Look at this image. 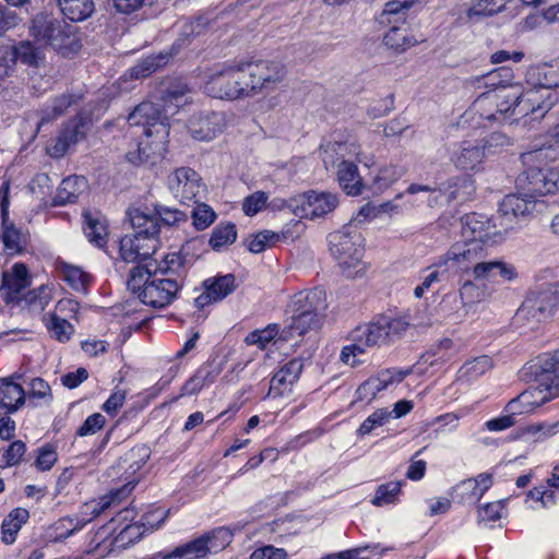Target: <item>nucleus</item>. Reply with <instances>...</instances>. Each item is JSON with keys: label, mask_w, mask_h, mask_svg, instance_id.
<instances>
[{"label": "nucleus", "mask_w": 559, "mask_h": 559, "mask_svg": "<svg viewBox=\"0 0 559 559\" xmlns=\"http://www.w3.org/2000/svg\"><path fill=\"white\" fill-rule=\"evenodd\" d=\"M473 276L477 281L493 280L496 275H500L506 281L515 278V270L501 260L480 259L472 270Z\"/></svg>", "instance_id": "nucleus-32"}, {"label": "nucleus", "mask_w": 559, "mask_h": 559, "mask_svg": "<svg viewBox=\"0 0 559 559\" xmlns=\"http://www.w3.org/2000/svg\"><path fill=\"white\" fill-rule=\"evenodd\" d=\"M539 377L543 384L554 390V395H559V350L542 361Z\"/></svg>", "instance_id": "nucleus-48"}, {"label": "nucleus", "mask_w": 559, "mask_h": 559, "mask_svg": "<svg viewBox=\"0 0 559 559\" xmlns=\"http://www.w3.org/2000/svg\"><path fill=\"white\" fill-rule=\"evenodd\" d=\"M322 160L328 167L334 166L337 160H347L356 157L358 162H362L360 157V145L355 141L333 142L321 146Z\"/></svg>", "instance_id": "nucleus-31"}, {"label": "nucleus", "mask_w": 559, "mask_h": 559, "mask_svg": "<svg viewBox=\"0 0 559 559\" xmlns=\"http://www.w3.org/2000/svg\"><path fill=\"white\" fill-rule=\"evenodd\" d=\"M302 369L304 362L299 358L290 359L284 364L271 379L269 395L284 396L290 393Z\"/></svg>", "instance_id": "nucleus-25"}, {"label": "nucleus", "mask_w": 559, "mask_h": 559, "mask_svg": "<svg viewBox=\"0 0 559 559\" xmlns=\"http://www.w3.org/2000/svg\"><path fill=\"white\" fill-rule=\"evenodd\" d=\"M338 204L336 194L331 192L309 191L284 201L283 207L288 209L300 218H316L324 216Z\"/></svg>", "instance_id": "nucleus-11"}, {"label": "nucleus", "mask_w": 559, "mask_h": 559, "mask_svg": "<svg viewBox=\"0 0 559 559\" xmlns=\"http://www.w3.org/2000/svg\"><path fill=\"white\" fill-rule=\"evenodd\" d=\"M86 188L87 181L84 177L76 175L69 176L61 181L52 204L64 205L74 203Z\"/></svg>", "instance_id": "nucleus-35"}, {"label": "nucleus", "mask_w": 559, "mask_h": 559, "mask_svg": "<svg viewBox=\"0 0 559 559\" xmlns=\"http://www.w3.org/2000/svg\"><path fill=\"white\" fill-rule=\"evenodd\" d=\"M205 542L207 554L217 552L231 543L233 534L226 527H218L200 536Z\"/></svg>", "instance_id": "nucleus-60"}, {"label": "nucleus", "mask_w": 559, "mask_h": 559, "mask_svg": "<svg viewBox=\"0 0 559 559\" xmlns=\"http://www.w3.org/2000/svg\"><path fill=\"white\" fill-rule=\"evenodd\" d=\"M500 204H502L507 211H511L513 214L518 215L525 223L534 216L535 213H540L545 209L544 201L537 200L535 195L528 194L527 192L508 194Z\"/></svg>", "instance_id": "nucleus-27"}, {"label": "nucleus", "mask_w": 559, "mask_h": 559, "mask_svg": "<svg viewBox=\"0 0 559 559\" xmlns=\"http://www.w3.org/2000/svg\"><path fill=\"white\" fill-rule=\"evenodd\" d=\"M514 320L516 323L526 326L528 330H536L540 323L549 320L530 296L525 298L518 309Z\"/></svg>", "instance_id": "nucleus-39"}, {"label": "nucleus", "mask_w": 559, "mask_h": 559, "mask_svg": "<svg viewBox=\"0 0 559 559\" xmlns=\"http://www.w3.org/2000/svg\"><path fill=\"white\" fill-rule=\"evenodd\" d=\"M78 99L79 96L72 93H63L55 97L50 104L41 109L40 124L51 121L63 115L71 105L76 103Z\"/></svg>", "instance_id": "nucleus-47"}, {"label": "nucleus", "mask_w": 559, "mask_h": 559, "mask_svg": "<svg viewBox=\"0 0 559 559\" xmlns=\"http://www.w3.org/2000/svg\"><path fill=\"white\" fill-rule=\"evenodd\" d=\"M58 5L69 20L80 22L94 12L95 5L93 0H57Z\"/></svg>", "instance_id": "nucleus-45"}, {"label": "nucleus", "mask_w": 559, "mask_h": 559, "mask_svg": "<svg viewBox=\"0 0 559 559\" xmlns=\"http://www.w3.org/2000/svg\"><path fill=\"white\" fill-rule=\"evenodd\" d=\"M488 258V249L477 241L455 242L442 254L435 266L443 269V272L461 271L468 272L474 269L477 262Z\"/></svg>", "instance_id": "nucleus-10"}, {"label": "nucleus", "mask_w": 559, "mask_h": 559, "mask_svg": "<svg viewBox=\"0 0 559 559\" xmlns=\"http://www.w3.org/2000/svg\"><path fill=\"white\" fill-rule=\"evenodd\" d=\"M492 222L497 223L496 233L500 241H503L508 236L522 229L525 222L511 211H507L502 204H500L498 216L492 218Z\"/></svg>", "instance_id": "nucleus-42"}, {"label": "nucleus", "mask_w": 559, "mask_h": 559, "mask_svg": "<svg viewBox=\"0 0 559 559\" xmlns=\"http://www.w3.org/2000/svg\"><path fill=\"white\" fill-rule=\"evenodd\" d=\"M183 258L173 252L159 262L148 261L131 270L128 286L141 301L154 308L168 306L182 287Z\"/></svg>", "instance_id": "nucleus-1"}, {"label": "nucleus", "mask_w": 559, "mask_h": 559, "mask_svg": "<svg viewBox=\"0 0 559 559\" xmlns=\"http://www.w3.org/2000/svg\"><path fill=\"white\" fill-rule=\"evenodd\" d=\"M521 85H497L492 91L483 93L472 106V110L487 120L513 123L521 119L515 107L520 102Z\"/></svg>", "instance_id": "nucleus-4"}, {"label": "nucleus", "mask_w": 559, "mask_h": 559, "mask_svg": "<svg viewBox=\"0 0 559 559\" xmlns=\"http://www.w3.org/2000/svg\"><path fill=\"white\" fill-rule=\"evenodd\" d=\"M385 549H380L379 545H367L354 549L331 554L321 559H379Z\"/></svg>", "instance_id": "nucleus-52"}, {"label": "nucleus", "mask_w": 559, "mask_h": 559, "mask_svg": "<svg viewBox=\"0 0 559 559\" xmlns=\"http://www.w3.org/2000/svg\"><path fill=\"white\" fill-rule=\"evenodd\" d=\"M13 61L20 60L22 63L36 67L40 60V51L29 41H21L15 46H11Z\"/></svg>", "instance_id": "nucleus-62"}, {"label": "nucleus", "mask_w": 559, "mask_h": 559, "mask_svg": "<svg viewBox=\"0 0 559 559\" xmlns=\"http://www.w3.org/2000/svg\"><path fill=\"white\" fill-rule=\"evenodd\" d=\"M337 179L341 187L348 195H358L362 192V179L356 164L348 160L340 162Z\"/></svg>", "instance_id": "nucleus-38"}, {"label": "nucleus", "mask_w": 559, "mask_h": 559, "mask_svg": "<svg viewBox=\"0 0 559 559\" xmlns=\"http://www.w3.org/2000/svg\"><path fill=\"white\" fill-rule=\"evenodd\" d=\"M504 0H473L466 8L465 15L468 20H476L492 15L501 11Z\"/></svg>", "instance_id": "nucleus-51"}, {"label": "nucleus", "mask_w": 559, "mask_h": 559, "mask_svg": "<svg viewBox=\"0 0 559 559\" xmlns=\"http://www.w3.org/2000/svg\"><path fill=\"white\" fill-rule=\"evenodd\" d=\"M168 61L167 55L150 56L130 69V75L134 79H143L165 66Z\"/></svg>", "instance_id": "nucleus-55"}, {"label": "nucleus", "mask_w": 559, "mask_h": 559, "mask_svg": "<svg viewBox=\"0 0 559 559\" xmlns=\"http://www.w3.org/2000/svg\"><path fill=\"white\" fill-rule=\"evenodd\" d=\"M324 317L316 313H304L302 311H294L290 323L281 331L282 341L290 340L295 336H302L309 331L321 328Z\"/></svg>", "instance_id": "nucleus-30"}, {"label": "nucleus", "mask_w": 559, "mask_h": 559, "mask_svg": "<svg viewBox=\"0 0 559 559\" xmlns=\"http://www.w3.org/2000/svg\"><path fill=\"white\" fill-rule=\"evenodd\" d=\"M419 192L428 193V198L426 200H421V202H427L429 206H435L439 203L441 197V192L439 190L427 185L412 183L404 193H399L394 200L380 204L379 209L381 210V213H399L402 211V206L396 201L402 199L405 193L416 194Z\"/></svg>", "instance_id": "nucleus-37"}, {"label": "nucleus", "mask_w": 559, "mask_h": 559, "mask_svg": "<svg viewBox=\"0 0 559 559\" xmlns=\"http://www.w3.org/2000/svg\"><path fill=\"white\" fill-rule=\"evenodd\" d=\"M226 118L223 112H200L190 118L188 130L199 141H211L224 131Z\"/></svg>", "instance_id": "nucleus-21"}, {"label": "nucleus", "mask_w": 559, "mask_h": 559, "mask_svg": "<svg viewBox=\"0 0 559 559\" xmlns=\"http://www.w3.org/2000/svg\"><path fill=\"white\" fill-rule=\"evenodd\" d=\"M401 481H390L380 485L376 490L371 503L376 507L394 503L401 492Z\"/></svg>", "instance_id": "nucleus-61"}, {"label": "nucleus", "mask_w": 559, "mask_h": 559, "mask_svg": "<svg viewBox=\"0 0 559 559\" xmlns=\"http://www.w3.org/2000/svg\"><path fill=\"white\" fill-rule=\"evenodd\" d=\"M489 141L464 140L455 144L450 160L454 167L463 171H479L486 157Z\"/></svg>", "instance_id": "nucleus-15"}, {"label": "nucleus", "mask_w": 559, "mask_h": 559, "mask_svg": "<svg viewBox=\"0 0 559 559\" xmlns=\"http://www.w3.org/2000/svg\"><path fill=\"white\" fill-rule=\"evenodd\" d=\"M409 373L408 370L385 369L374 377L367 379L356 391L360 401H372L377 394L394 384L402 382Z\"/></svg>", "instance_id": "nucleus-23"}, {"label": "nucleus", "mask_w": 559, "mask_h": 559, "mask_svg": "<svg viewBox=\"0 0 559 559\" xmlns=\"http://www.w3.org/2000/svg\"><path fill=\"white\" fill-rule=\"evenodd\" d=\"M250 97L275 90L285 79L284 64L275 60H242Z\"/></svg>", "instance_id": "nucleus-7"}, {"label": "nucleus", "mask_w": 559, "mask_h": 559, "mask_svg": "<svg viewBox=\"0 0 559 559\" xmlns=\"http://www.w3.org/2000/svg\"><path fill=\"white\" fill-rule=\"evenodd\" d=\"M205 542L198 537L165 555L163 559H204L207 557Z\"/></svg>", "instance_id": "nucleus-46"}, {"label": "nucleus", "mask_w": 559, "mask_h": 559, "mask_svg": "<svg viewBox=\"0 0 559 559\" xmlns=\"http://www.w3.org/2000/svg\"><path fill=\"white\" fill-rule=\"evenodd\" d=\"M527 82L538 88L559 87V59L551 64L531 68L526 74Z\"/></svg>", "instance_id": "nucleus-34"}, {"label": "nucleus", "mask_w": 559, "mask_h": 559, "mask_svg": "<svg viewBox=\"0 0 559 559\" xmlns=\"http://www.w3.org/2000/svg\"><path fill=\"white\" fill-rule=\"evenodd\" d=\"M84 234L88 240L97 247H104L106 243L107 227L97 217L90 213L84 214Z\"/></svg>", "instance_id": "nucleus-54"}, {"label": "nucleus", "mask_w": 559, "mask_h": 559, "mask_svg": "<svg viewBox=\"0 0 559 559\" xmlns=\"http://www.w3.org/2000/svg\"><path fill=\"white\" fill-rule=\"evenodd\" d=\"M128 216L135 235L157 238L159 227L155 214L153 215L140 207H133L128 211Z\"/></svg>", "instance_id": "nucleus-36"}, {"label": "nucleus", "mask_w": 559, "mask_h": 559, "mask_svg": "<svg viewBox=\"0 0 559 559\" xmlns=\"http://www.w3.org/2000/svg\"><path fill=\"white\" fill-rule=\"evenodd\" d=\"M52 299V288L41 285L37 289L28 290L23 302L34 312H41Z\"/></svg>", "instance_id": "nucleus-53"}, {"label": "nucleus", "mask_w": 559, "mask_h": 559, "mask_svg": "<svg viewBox=\"0 0 559 559\" xmlns=\"http://www.w3.org/2000/svg\"><path fill=\"white\" fill-rule=\"evenodd\" d=\"M555 99L547 88L533 86L523 90L521 87L520 102L516 104V114L521 119L532 116L533 120H540L554 106Z\"/></svg>", "instance_id": "nucleus-16"}, {"label": "nucleus", "mask_w": 559, "mask_h": 559, "mask_svg": "<svg viewBox=\"0 0 559 559\" xmlns=\"http://www.w3.org/2000/svg\"><path fill=\"white\" fill-rule=\"evenodd\" d=\"M328 243L331 255L344 275L356 277L365 273V239L355 225L348 224L329 234Z\"/></svg>", "instance_id": "nucleus-3"}, {"label": "nucleus", "mask_w": 559, "mask_h": 559, "mask_svg": "<svg viewBox=\"0 0 559 559\" xmlns=\"http://www.w3.org/2000/svg\"><path fill=\"white\" fill-rule=\"evenodd\" d=\"M492 476L481 473L475 478L462 480L453 488V499L460 503H474L491 487Z\"/></svg>", "instance_id": "nucleus-26"}, {"label": "nucleus", "mask_w": 559, "mask_h": 559, "mask_svg": "<svg viewBox=\"0 0 559 559\" xmlns=\"http://www.w3.org/2000/svg\"><path fill=\"white\" fill-rule=\"evenodd\" d=\"M33 36L50 45L62 53L71 52L78 48L73 26L48 15H37L31 27Z\"/></svg>", "instance_id": "nucleus-6"}, {"label": "nucleus", "mask_w": 559, "mask_h": 559, "mask_svg": "<svg viewBox=\"0 0 559 559\" xmlns=\"http://www.w3.org/2000/svg\"><path fill=\"white\" fill-rule=\"evenodd\" d=\"M131 491L129 486H124L116 491H111L110 493L102 497L97 503V508L94 507L91 511L92 516L90 519H79V518H63L56 524V530L66 528V533H61L58 538H67L72 535L74 532L84 527L93 518L98 516L103 511L110 508L112 504L119 503L123 498H126Z\"/></svg>", "instance_id": "nucleus-18"}, {"label": "nucleus", "mask_w": 559, "mask_h": 559, "mask_svg": "<svg viewBox=\"0 0 559 559\" xmlns=\"http://www.w3.org/2000/svg\"><path fill=\"white\" fill-rule=\"evenodd\" d=\"M190 88L182 83L168 87L162 96L165 117L174 116L189 100Z\"/></svg>", "instance_id": "nucleus-41"}, {"label": "nucleus", "mask_w": 559, "mask_h": 559, "mask_svg": "<svg viewBox=\"0 0 559 559\" xmlns=\"http://www.w3.org/2000/svg\"><path fill=\"white\" fill-rule=\"evenodd\" d=\"M352 344L344 346L341 353V360L355 367L361 362L359 356L367 353L368 349L379 347L388 343L386 332L382 328L380 320L357 326L350 333Z\"/></svg>", "instance_id": "nucleus-8"}, {"label": "nucleus", "mask_w": 559, "mask_h": 559, "mask_svg": "<svg viewBox=\"0 0 559 559\" xmlns=\"http://www.w3.org/2000/svg\"><path fill=\"white\" fill-rule=\"evenodd\" d=\"M221 368L214 365L200 368L182 385L181 395H193L199 393L205 385L214 382Z\"/></svg>", "instance_id": "nucleus-40"}, {"label": "nucleus", "mask_w": 559, "mask_h": 559, "mask_svg": "<svg viewBox=\"0 0 559 559\" xmlns=\"http://www.w3.org/2000/svg\"><path fill=\"white\" fill-rule=\"evenodd\" d=\"M47 328L51 332L52 336L61 343L70 340L74 332L73 325L66 319H62L57 313L50 316V321L47 323Z\"/></svg>", "instance_id": "nucleus-64"}, {"label": "nucleus", "mask_w": 559, "mask_h": 559, "mask_svg": "<svg viewBox=\"0 0 559 559\" xmlns=\"http://www.w3.org/2000/svg\"><path fill=\"white\" fill-rule=\"evenodd\" d=\"M497 223L485 215L471 213L462 219V236L466 241H477L488 247L498 243Z\"/></svg>", "instance_id": "nucleus-17"}, {"label": "nucleus", "mask_w": 559, "mask_h": 559, "mask_svg": "<svg viewBox=\"0 0 559 559\" xmlns=\"http://www.w3.org/2000/svg\"><path fill=\"white\" fill-rule=\"evenodd\" d=\"M56 270L58 275L75 292L87 293L92 281V275L84 271L81 266L68 263L66 261H57Z\"/></svg>", "instance_id": "nucleus-33"}, {"label": "nucleus", "mask_w": 559, "mask_h": 559, "mask_svg": "<svg viewBox=\"0 0 559 559\" xmlns=\"http://www.w3.org/2000/svg\"><path fill=\"white\" fill-rule=\"evenodd\" d=\"M80 134L76 124L67 126L47 147L48 154L55 158L62 157L69 147L79 141Z\"/></svg>", "instance_id": "nucleus-44"}, {"label": "nucleus", "mask_w": 559, "mask_h": 559, "mask_svg": "<svg viewBox=\"0 0 559 559\" xmlns=\"http://www.w3.org/2000/svg\"><path fill=\"white\" fill-rule=\"evenodd\" d=\"M405 174L404 168L390 165L381 168L373 179V189L380 193L386 190L391 185L402 178Z\"/></svg>", "instance_id": "nucleus-59"}, {"label": "nucleus", "mask_w": 559, "mask_h": 559, "mask_svg": "<svg viewBox=\"0 0 559 559\" xmlns=\"http://www.w3.org/2000/svg\"><path fill=\"white\" fill-rule=\"evenodd\" d=\"M551 144L543 145L538 148L522 154V162L527 165V169L518 178V186L528 194L545 195L548 193L547 168L530 166L536 160L547 157L546 151L551 148Z\"/></svg>", "instance_id": "nucleus-13"}, {"label": "nucleus", "mask_w": 559, "mask_h": 559, "mask_svg": "<svg viewBox=\"0 0 559 559\" xmlns=\"http://www.w3.org/2000/svg\"><path fill=\"white\" fill-rule=\"evenodd\" d=\"M236 238L237 231L235 225L226 223L219 224L213 229L209 242L214 250H219L225 246L234 243Z\"/></svg>", "instance_id": "nucleus-57"}, {"label": "nucleus", "mask_w": 559, "mask_h": 559, "mask_svg": "<svg viewBox=\"0 0 559 559\" xmlns=\"http://www.w3.org/2000/svg\"><path fill=\"white\" fill-rule=\"evenodd\" d=\"M130 126H143L145 139L135 151L127 153V159L133 165H154L162 159L167 151L169 124L164 109L151 102L138 105L128 116Z\"/></svg>", "instance_id": "nucleus-2"}, {"label": "nucleus", "mask_w": 559, "mask_h": 559, "mask_svg": "<svg viewBox=\"0 0 559 559\" xmlns=\"http://www.w3.org/2000/svg\"><path fill=\"white\" fill-rule=\"evenodd\" d=\"M242 60L216 64L204 85L207 95L227 100L249 98Z\"/></svg>", "instance_id": "nucleus-5"}, {"label": "nucleus", "mask_w": 559, "mask_h": 559, "mask_svg": "<svg viewBox=\"0 0 559 559\" xmlns=\"http://www.w3.org/2000/svg\"><path fill=\"white\" fill-rule=\"evenodd\" d=\"M204 293L195 298L198 308L223 300L230 295L237 287L236 278L233 274L218 275L207 278L203 282Z\"/></svg>", "instance_id": "nucleus-24"}, {"label": "nucleus", "mask_w": 559, "mask_h": 559, "mask_svg": "<svg viewBox=\"0 0 559 559\" xmlns=\"http://www.w3.org/2000/svg\"><path fill=\"white\" fill-rule=\"evenodd\" d=\"M29 513L24 508H16L10 512L2 523L3 540L11 544L22 525L27 522Z\"/></svg>", "instance_id": "nucleus-49"}, {"label": "nucleus", "mask_w": 559, "mask_h": 559, "mask_svg": "<svg viewBox=\"0 0 559 559\" xmlns=\"http://www.w3.org/2000/svg\"><path fill=\"white\" fill-rule=\"evenodd\" d=\"M528 296L550 319L556 313L559 305V283L552 284L539 292L531 293Z\"/></svg>", "instance_id": "nucleus-43"}, {"label": "nucleus", "mask_w": 559, "mask_h": 559, "mask_svg": "<svg viewBox=\"0 0 559 559\" xmlns=\"http://www.w3.org/2000/svg\"><path fill=\"white\" fill-rule=\"evenodd\" d=\"M2 241L4 248L11 253H17L23 247V235L15 226L8 219L3 224Z\"/></svg>", "instance_id": "nucleus-63"}, {"label": "nucleus", "mask_w": 559, "mask_h": 559, "mask_svg": "<svg viewBox=\"0 0 559 559\" xmlns=\"http://www.w3.org/2000/svg\"><path fill=\"white\" fill-rule=\"evenodd\" d=\"M290 306L293 311L310 312L325 317L326 294L322 288L302 290L294 295Z\"/></svg>", "instance_id": "nucleus-29"}, {"label": "nucleus", "mask_w": 559, "mask_h": 559, "mask_svg": "<svg viewBox=\"0 0 559 559\" xmlns=\"http://www.w3.org/2000/svg\"><path fill=\"white\" fill-rule=\"evenodd\" d=\"M167 183L175 198L182 203L190 201L198 203L205 192V185L201 177L189 167L177 168L168 176Z\"/></svg>", "instance_id": "nucleus-14"}, {"label": "nucleus", "mask_w": 559, "mask_h": 559, "mask_svg": "<svg viewBox=\"0 0 559 559\" xmlns=\"http://www.w3.org/2000/svg\"><path fill=\"white\" fill-rule=\"evenodd\" d=\"M148 456L147 448L136 447L120 457L119 466L130 472V474H134L146 463Z\"/></svg>", "instance_id": "nucleus-56"}, {"label": "nucleus", "mask_w": 559, "mask_h": 559, "mask_svg": "<svg viewBox=\"0 0 559 559\" xmlns=\"http://www.w3.org/2000/svg\"><path fill=\"white\" fill-rule=\"evenodd\" d=\"M276 337H278V340H282L278 325L269 324L266 328L262 330H255L249 333L246 336L245 342L248 345H257L260 349H264L267 346V344H270L273 341H276Z\"/></svg>", "instance_id": "nucleus-58"}, {"label": "nucleus", "mask_w": 559, "mask_h": 559, "mask_svg": "<svg viewBox=\"0 0 559 559\" xmlns=\"http://www.w3.org/2000/svg\"><path fill=\"white\" fill-rule=\"evenodd\" d=\"M556 396L554 390H550L547 384H543L539 380L537 388L526 390L511 400L507 409L512 415L528 414Z\"/></svg>", "instance_id": "nucleus-22"}, {"label": "nucleus", "mask_w": 559, "mask_h": 559, "mask_svg": "<svg viewBox=\"0 0 559 559\" xmlns=\"http://www.w3.org/2000/svg\"><path fill=\"white\" fill-rule=\"evenodd\" d=\"M31 281L27 269L22 263H15L10 271L2 273L0 293L7 304H22Z\"/></svg>", "instance_id": "nucleus-19"}, {"label": "nucleus", "mask_w": 559, "mask_h": 559, "mask_svg": "<svg viewBox=\"0 0 559 559\" xmlns=\"http://www.w3.org/2000/svg\"><path fill=\"white\" fill-rule=\"evenodd\" d=\"M411 3L408 1L393 0L385 3L384 9L381 13V23H400L402 26L393 25L384 35V44L396 51H405L413 47L417 39L409 35L408 27L405 26L406 11L409 9Z\"/></svg>", "instance_id": "nucleus-9"}, {"label": "nucleus", "mask_w": 559, "mask_h": 559, "mask_svg": "<svg viewBox=\"0 0 559 559\" xmlns=\"http://www.w3.org/2000/svg\"><path fill=\"white\" fill-rule=\"evenodd\" d=\"M459 294L462 305L461 307L453 309L450 306L449 299H443L441 302L443 318L454 324L462 323L474 306L487 300L489 297L487 285L476 284L473 281L464 282L460 287Z\"/></svg>", "instance_id": "nucleus-12"}, {"label": "nucleus", "mask_w": 559, "mask_h": 559, "mask_svg": "<svg viewBox=\"0 0 559 559\" xmlns=\"http://www.w3.org/2000/svg\"><path fill=\"white\" fill-rule=\"evenodd\" d=\"M157 238L141 237L139 235H127L120 240V257L127 263H140L148 260L156 251Z\"/></svg>", "instance_id": "nucleus-20"}, {"label": "nucleus", "mask_w": 559, "mask_h": 559, "mask_svg": "<svg viewBox=\"0 0 559 559\" xmlns=\"http://www.w3.org/2000/svg\"><path fill=\"white\" fill-rule=\"evenodd\" d=\"M20 378L21 376L14 374L0 379V411L4 414L15 413L25 404L23 386L13 381Z\"/></svg>", "instance_id": "nucleus-28"}, {"label": "nucleus", "mask_w": 559, "mask_h": 559, "mask_svg": "<svg viewBox=\"0 0 559 559\" xmlns=\"http://www.w3.org/2000/svg\"><path fill=\"white\" fill-rule=\"evenodd\" d=\"M492 368V360L489 356L483 355L466 361L457 371L459 380L476 379Z\"/></svg>", "instance_id": "nucleus-50"}]
</instances>
